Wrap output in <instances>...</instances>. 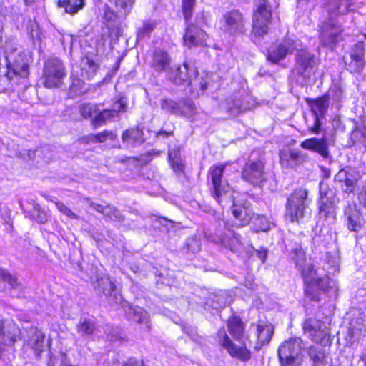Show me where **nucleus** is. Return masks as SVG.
<instances>
[{
  "mask_svg": "<svg viewBox=\"0 0 366 366\" xmlns=\"http://www.w3.org/2000/svg\"><path fill=\"white\" fill-rule=\"evenodd\" d=\"M45 335L36 327H32L29 332L28 345L35 354L39 356L44 350Z\"/></svg>",
  "mask_w": 366,
  "mask_h": 366,
  "instance_id": "obj_26",
  "label": "nucleus"
},
{
  "mask_svg": "<svg viewBox=\"0 0 366 366\" xmlns=\"http://www.w3.org/2000/svg\"><path fill=\"white\" fill-rule=\"evenodd\" d=\"M58 6L64 7L66 12L74 14L84 6V0H59Z\"/></svg>",
  "mask_w": 366,
  "mask_h": 366,
  "instance_id": "obj_36",
  "label": "nucleus"
},
{
  "mask_svg": "<svg viewBox=\"0 0 366 366\" xmlns=\"http://www.w3.org/2000/svg\"><path fill=\"white\" fill-rule=\"evenodd\" d=\"M280 163L285 168H295L308 159V154L300 150L286 148L279 152Z\"/></svg>",
  "mask_w": 366,
  "mask_h": 366,
  "instance_id": "obj_18",
  "label": "nucleus"
},
{
  "mask_svg": "<svg viewBox=\"0 0 366 366\" xmlns=\"http://www.w3.org/2000/svg\"><path fill=\"white\" fill-rule=\"evenodd\" d=\"M19 335V329L16 324L10 320L0 321V345H13Z\"/></svg>",
  "mask_w": 366,
  "mask_h": 366,
  "instance_id": "obj_22",
  "label": "nucleus"
},
{
  "mask_svg": "<svg viewBox=\"0 0 366 366\" xmlns=\"http://www.w3.org/2000/svg\"><path fill=\"white\" fill-rule=\"evenodd\" d=\"M227 233L219 238L222 244L229 248L231 251H237L238 246L240 244L239 237L232 229L233 224L224 220L222 221Z\"/></svg>",
  "mask_w": 366,
  "mask_h": 366,
  "instance_id": "obj_25",
  "label": "nucleus"
},
{
  "mask_svg": "<svg viewBox=\"0 0 366 366\" xmlns=\"http://www.w3.org/2000/svg\"><path fill=\"white\" fill-rule=\"evenodd\" d=\"M195 5L196 0H182V12L187 22L191 19Z\"/></svg>",
  "mask_w": 366,
  "mask_h": 366,
  "instance_id": "obj_50",
  "label": "nucleus"
},
{
  "mask_svg": "<svg viewBox=\"0 0 366 366\" xmlns=\"http://www.w3.org/2000/svg\"><path fill=\"white\" fill-rule=\"evenodd\" d=\"M115 137L116 136L112 132L105 130L95 134L93 137L92 140L96 142H104L107 139H114Z\"/></svg>",
  "mask_w": 366,
  "mask_h": 366,
  "instance_id": "obj_54",
  "label": "nucleus"
},
{
  "mask_svg": "<svg viewBox=\"0 0 366 366\" xmlns=\"http://www.w3.org/2000/svg\"><path fill=\"white\" fill-rule=\"evenodd\" d=\"M83 84L84 82L79 78L73 79L71 87L76 92L77 89H81L83 86Z\"/></svg>",
  "mask_w": 366,
  "mask_h": 366,
  "instance_id": "obj_61",
  "label": "nucleus"
},
{
  "mask_svg": "<svg viewBox=\"0 0 366 366\" xmlns=\"http://www.w3.org/2000/svg\"><path fill=\"white\" fill-rule=\"evenodd\" d=\"M300 147L318 153L324 159H328L330 157L327 137L307 139L300 143Z\"/></svg>",
  "mask_w": 366,
  "mask_h": 366,
  "instance_id": "obj_23",
  "label": "nucleus"
},
{
  "mask_svg": "<svg viewBox=\"0 0 366 366\" xmlns=\"http://www.w3.org/2000/svg\"><path fill=\"white\" fill-rule=\"evenodd\" d=\"M302 342L300 337L290 339L278 349L280 366H300L302 361Z\"/></svg>",
  "mask_w": 366,
  "mask_h": 366,
  "instance_id": "obj_6",
  "label": "nucleus"
},
{
  "mask_svg": "<svg viewBox=\"0 0 366 366\" xmlns=\"http://www.w3.org/2000/svg\"><path fill=\"white\" fill-rule=\"evenodd\" d=\"M171 58L169 54L162 49H156L152 56V67L158 72L168 71L170 67Z\"/></svg>",
  "mask_w": 366,
  "mask_h": 366,
  "instance_id": "obj_24",
  "label": "nucleus"
},
{
  "mask_svg": "<svg viewBox=\"0 0 366 366\" xmlns=\"http://www.w3.org/2000/svg\"><path fill=\"white\" fill-rule=\"evenodd\" d=\"M224 165L212 167L209 169L212 197L219 204H227L231 200L230 187L227 181L222 179Z\"/></svg>",
  "mask_w": 366,
  "mask_h": 366,
  "instance_id": "obj_5",
  "label": "nucleus"
},
{
  "mask_svg": "<svg viewBox=\"0 0 366 366\" xmlns=\"http://www.w3.org/2000/svg\"><path fill=\"white\" fill-rule=\"evenodd\" d=\"M95 329V322L90 317H81L76 325L77 332L82 336L92 335Z\"/></svg>",
  "mask_w": 366,
  "mask_h": 366,
  "instance_id": "obj_33",
  "label": "nucleus"
},
{
  "mask_svg": "<svg viewBox=\"0 0 366 366\" xmlns=\"http://www.w3.org/2000/svg\"><path fill=\"white\" fill-rule=\"evenodd\" d=\"M168 158L170 166L175 172H182L184 171V165L182 162V159L174 152L169 151Z\"/></svg>",
  "mask_w": 366,
  "mask_h": 366,
  "instance_id": "obj_49",
  "label": "nucleus"
},
{
  "mask_svg": "<svg viewBox=\"0 0 366 366\" xmlns=\"http://www.w3.org/2000/svg\"><path fill=\"white\" fill-rule=\"evenodd\" d=\"M97 106L91 103L82 104L79 107V111L81 115L85 119H94L97 115Z\"/></svg>",
  "mask_w": 366,
  "mask_h": 366,
  "instance_id": "obj_47",
  "label": "nucleus"
},
{
  "mask_svg": "<svg viewBox=\"0 0 366 366\" xmlns=\"http://www.w3.org/2000/svg\"><path fill=\"white\" fill-rule=\"evenodd\" d=\"M102 214L112 220L118 222H122L124 220V217L121 212L117 209L110 205L105 206L104 207V210L102 211Z\"/></svg>",
  "mask_w": 366,
  "mask_h": 366,
  "instance_id": "obj_48",
  "label": "nucleus"
},
{
  "mask_svg": "<svg viewBox=\"0 0 366 366\" xmlns=\"http://www.w3.org/2000/svg\"><path fill=\"white\" fill-rule=\"evenodd\" d=\"M318 64L319 60L315 54L306 49L299 50L295 54L294 71L302 79H310Z\"/></svg>",
  "mask_w": 366,
  "mask_h": 366,
  "instance_id": "obj_9",
  "label": "nucleus"
},
{
  "mask_svg": "<svg viewBox=\"0 0 366 366\" xmlns=\"http://www.w3.org/2000/svg\"><path fill=\"white\" fill-rule=\"evenodd\" d=\"M246 107L242 104L240 99H232L227 104L226 109L231 116H236L246 110Z\"/></svg>",
  "mask_w": 366,
  "mask_h": 366,
  "instance_id": "obj_46",
  "label": "nucleus"
},
{
  "mask_svg": "<svg viewBox=\"0 0 366 366\" xmlns=\"http://www.w3.org/2000/svg\"><path fill=\"white\" fill-rule=\"evenodd\" d=\"M66 69L58 58H50L45 63L41 77L42 84L46 88H56L62 84Z\"/></svg>",
  "mask_w": 366,
  "mask_h": 366,
  "instance_id": "obj_7",
  "label": "nucleus"
},
{
  "mask_svg": "<svg viewBox=\"0 0 366 366\" xmlns=\"http://www.w3.org/2000/svg\"><path fill=\"white\" fill-rule=\"evenodd\" d=\"M7 62V78L11 79V74L25 78L29 74V62L30 57L20 47L10 46L8 43L5 49Z\"/></svg>",
  "mask_w": 366,
  "mask_h": 366,
  "instance_id": "obj_4",
  "label": "nucleus"
},
{
  "mask_svg": "<svg viewBox=\"0 0 366 366\" xmlns=\"http://www.w3.org/2000/svg\"><path fill=\"white\" fill-rule=\"evenodd\" d=\"M124 143L128 146L134 147L144 142L143 131L139 128H132L126 130L122 134Z\"/></svg>",
  "mask_w": 366,
  "mask_h": 366,
  "instance_id": "obj_29",
  "label": "nucleus"
},
{
  "mask_svg": "<svg viewBox=\"0 0 366 366\" xmlns=\"http://www.w3.org/2000/svg\"><path fill=\"white\" fill-rule=\"evenodd\" d=\"M344 218L350 232H359L365 224V219L355 204H349L344 209Z\"/></svg>",
  "mask_w": 366,
  "mask_h": 366,
  "instance_id": "obj_20",
  "label": "nucleus"
},
{
  "mask_svg": "<svg viewBox=\"0 0 366 366\" xmlns=\"http://www.w3.org/2000/svg\"><path fill=\"white\" fill-rule=\"evenodd\" d=\"M207 35L199 26L192 24L188 25L183 37L184 44L189 48L192 46H204L207 45Z\"/></svg>",
  "mask_w": 366,
  "mask_h": 366,
  "instance_id": "obj_21",
  "label": "nucleus"
},
{
  "mask_svg": "<svg viewBox=\"0 0 366 366\" xmlns=\"http://www.w3.org/2000/svg\"><path fill=\"white\" fill-rule=\"evenodd\" d=\"M353 144L362 145L366 149V127H356L350 134Z\"/></svg>",
  "mask_w": 366,
  "mask_h": 366,
  "instance_id": "obj_40",
  "label": "nucleus"
},
{
  "mask_svg": "<svg viewBox=\"0 0 366 366\" xmlns=\"http://www.w3.org/2000/svg\"><path fill=\"white\" fill-rule=\"evenodd\" d=\"M180 107L181 99L174 101L169 98H164L160 101L161 109L170 114L179 116Z\"/></svg>",
  "mask_w": 366,
  "mask_h": 366,
  "instance_id": "obj_35",
  "label": "nucleus"
},
{
  "mask_svg": "<svg viewBox=\"0 0 366 366\" xmlns=\"http://www.w3.org/2000/svg\"><path fill=\"white\" fill-rule=\"evenodd\" d=\"M327 12V19L336 21L341 16L355 9L352 0H329L325 6Z\"/></svg>",
  "mask_w": 366,
  "mask_h": 366,
  "instance_id": "obj_19",
  "label": "nucleus"
},
{
  "mask_svg": "<svg viewBox=\"0 0 366 366\" xmlns=\"http://www.w3.org/2000/svg\"><path fill=\"white\" fill-rule=\"evenodd\" d=\"M174 134V132L172 130L170 131H165L164 129H160L157 132L156 137H162V138H167L170 136H172Z\"/></svg>",
  "mask_w": 366,
  "mask_h": 366,
  "instance_id": "obj_62",
  "label": "nucleus"
},
{
  "mask_svg": "<svg viewBox=\"0 0 366 366\" xmlns=\"http://www.w3.org/2000/svg\"><path fill=\"white\" fill-rule=\"evenodd\" d=\"M242 179L253 186L261 187L266 180L264 164L260 161H248L242 170Z\"/></svg>",
  "mask_w": 366,
  "mask_h": 366,
  "instance_id": "obj_13",
  "label": "nucleus"
},
{
  "mask_svg": "<svg viewBox=\"0 0 366 366\" xmlns=\"http://www.w3.org/2000/svg\"><path fill=\"white\" fill-rule=\"evenodd\" d=\"M320 117H315L314 125L310 128V130L314 134H319L320 132Z\"/></svg>",
  "mask_w": 366,
  "mask_h": 366,
  "instance_id": "obj_60",
  "label": "nucleus"
},
{
  "mask_svg": "<svg viewBox=\"0 0 366 366\" xmlns=\"http://www.w3.org/2000/svg\"><path fill=\"white\" fill-rule=\"evenodd\" d=\"M328 94H324L315 99L308 101L314 117H323L329 107Z\"/></svg>",
  "mask_w": 366,
  "mask_h": 366,
  "instance_id": "obj_27",
  "label": "nucleus"
},
{
  "mask_svg": "<svg viewBox=\"0 0 366 366\" xmlns=\"http://www.w3.org/2000/svg\"><path fill=\"white\" fill-rule=\"evenodd\" d=\"M302 328L305 335L312 342L317 344H324L325 342L328 341V330L322 321L315 318L308 317L304 321Z\"/></svg>",
  "mask_w": 366,
  "mask_h": 366,
  "instance_id": "obj_11",
  "label": "nucleus"
},
{
  "mask_svg": "<svg viewBox=\"0 0 366 366\" xmlns=\"http://www.w3.org/2000/svg\"><path fill=\"white\" fill-rule=\"evenodd\" d=\"M129 314L132 315L131 318L139 323L148 322L149 315L147 312L139 307L129 308Z\"/></svg>",
  "mask_w": 366,
  "mask_h": 366,
  "instance_id": "obj_44",
  "label": "nucleus"
},
{
  "mask_svg": "<svg viewBox=\"0 0 366 366\" xmlns=\"http://www.w3.org/2000/svg\"><path fill=\"white\" fill-rule=\"evenodd\" d=\"M325 261L335 269L338 263V258L336 256L332 255V254L329 252L326 253Z\"/></svg>",
  "mask_w": 366,
  "mask_h": 366,
  "instance_id": "obj_59",
  "label": "nucleus"
},
{
  "mask_svg": "<svg viewBox=\"0 0 366 366\" xmlns=\"http://www.w3.org/2000/svg\"><path fill=\"white\" fill-rule=\"evenodd\" d=\"M197 113V107L191 99H181L179 116L190 118Z\"/></svg>",
  "mask_w": 366,
  "mask_h": 366,
  "instance_id": "obj_38",
  "label": "nucleus"
},
{
  "mask_svg": "<svg viewBox=\"0 0 366 366\" xmlns=\"http://www.w3.org/2000/svg\"><path fill=\"white\" fill-rule=\"evenodd\" d=\"M227 329L233 339L242 344L238 346L234 343L224 331H219L218 333L220 345L227 352L234 358L242 362H247L251 358V352L247 348L244 336V325L242 320L237 316H232L228 319Z\"/></svg>",
  "mask_w": 366,
  "mask_h": 366,
  "instance_id": "obj_2",
  "label": "nucleus"
},
{
  "mask_svg": "<svg viewBox=\"0 0 366 366\" xmlns=\"http://www.w3.org/2000/svg\"><path fill=\"white\" fill-rule=\"evenodd\" d=\"M257 220L259 222V229L266 232L270 229L271 223L264 216H258Z\"/></svg>",
  "mask_w": 366,
  "mask_h": 366,
  "instance_id": "obj_57",
  "label": "nucleus"
},
{
  "mask_svg": "<svg viewBox=\"0 0 366 366\" xmlns=\"http://www.w3.org/2000/svg\"><path fill=\"white\" fill-rule=\"evenodd\" d=\"M360 203L366 208V190L362 191L359 194Z\"/></svg>",
  "mask_w": 366,
  "mask_h": 366,
  "instance_id": "obj_64",
  "label": "nucleus"
},
{
  "mask_svg": "<svg viewBox=\"0 0 366 366\" xmlns=\"http://www.w3.org/2000/svg\"><path fill=\"white\" fill-rule=\"evenodd\" d=\"M257 342L254 346L255 350H258L262 345L268 343L273 334V328L271 325H259L256 327Z\"/></svg>",
  "mask_w": 366,
  "mask_h": 366,
  "instance_id": "obj_30",
  "label": "nucleus"
},
{
  "mask_svg": "<svg viewBox=\"0 0 366 366\" xmlns=\"http://www.w3.org/2000/svg\"><path fill=\"white\" fill-rule=\"evenodd\" d=\"M320 199L337 200L335 191L330 187L327 182L321 181L319 184Z\"/></svg>",
  "mask_w": 366,
  "mask_h": 366,
  "instance_id": "obj_42",
  "label": "nucleus"
},
{
  "mask_svg": "<svg viewBox=\"0 0 366 366\" xmlns=\"http://www.w3.org/2000/svg\"><path fill=\"white\" fill-rule=\"evenodd\" d=\"M222 22V29L230 35L243 34L245 31L244 17L237 10L225 13Z\"/></svg>",
  "mask_w": 366,
  "mask_h": 366,
  "instance_id": "obj_17",
  "label": "nucleus"
},
{
  "mask_svg": "<svg viewBox=\"0 0 366 366\" xmlns=\"http://www.w3.org/2000/svg\"><path fill=\"white\" fill-rule=\"evenodd\" d=\"M184 249H186L187 253L196 254L200 250L199 239L193 237L187 238Z\"/></svg>",
  "mask_w": 366,
  "mask_h": 366,
  "instance_id": "obj_52",
  "label": "nucleus"
},
{
  "mask_svg": "<svg viewBox=\"0 0 366 366\" xmlns=\"http://www.w3.org/2000/svg\"><path fill=\"white\" fill-rule=\"evenodd\" d=\"M94 287L98 292L110 297L115 290V285L109 277L97 276L96 281L93 282Z\"/></svg>",
  "mask_w": 366,
  "mask_h": 366,
  "instance_id": "obj_28",
  "label": "nucleus"
},
{
  "mask_svg": "<svg viewBox=\"0 0 366 366\" xmlns=\"http://www.w3.org/2000/svg\"><path fill=\"white\" fill-rule=\"evenodd\" d=\"M332 98L335 101H341L343 97L342 90L340 87L334 86L330 92V94Z\"/></svg>",
  "mask_w": 366,
  "mask_h": 366,
  "instance_id": "obj_58",
  "label": "nucleus"
},
{
  "mask_svg": "<svg viewBox=\"0 0 366 366\" xmlns=\"http://www.w3.org/2000/svg\"><path fill=\"white\" fill-rule=\"evenodd\" d=\"M308 192L305 189H295L287 198L285 218L291 222L299 223L309 214Z\"/></svg>",
  "mask_w": 366,
  "mask_h": 366,
  "instance_id": "obj_3",
  "label": "nucleus"
},
{
  "mask_svg": "<svg viewBox=\"0 0 366 366\" xmlns=\"http://www.w3.org/2000/svg\"><path fill=\"white\" fill-rule=\"evenodd\" d=\"M123 366H145L143 361L139 362V361L133 359H129L127 362H125Z\"/></svg>",
  "mask_w": 366,
  "mask_h": 366,
  "instance_id": "obj_63",
  "label": "nucleus"
},
{
  "mask_svg": "<svg viewBox=\"0 0 366 366\" xmlns=\"http://www.w3.org/2000/svg\"><path fill=\"white\" fill-rule=\"evenodd\" d=\"M337 200H319V215L325 219H335V204Z\"/></svg>",
  "mask_w": 366,
  "mask_h": 366,
  "instance_id": "obj_31",
  "label": "nucleus"
},
{
  "mask_svg": "<svg viewBox=\"0 0 366 366\" xmlns=\"http://www.w3.org/2000/svg\"><path fill=\"white\" fill-rule=\"evenodd\" d=\"M351 169H342L340 170L335 176V181L340 184V185L346 179L347 176L350 174Z\"/></svg>",
  "mask_w": 366,
  "mask_h": 366,
  "instance_id": "obj_56",
  "label": "nucleus"
},
{
  "mask_svg": "<svg viewBox=\"0 0 366 366\" xmlns=\"http://www.w3.org/2000/svg\"><path fill=\"white\" fill-rule=\"evenodd\" d=\"M99 66L93 60L84 58L81 63V75L86 79H91L95 75Z\"/></svg>",
  "mask_w": 366,
  "mask_h": 366,
  "instance_id": "obj_34",
  "label": "nucleus"
},
{
  "mask_svg": "<svg viewBox=\"0 0 366 366\" xmlns=\"http://www.w3.org/2000/svg\"><path fill=\"white\" fill-rule=\"evenodd\" d=\"M114 117V112L111 111L110 109H106L101 112L97 109V115L93 119V124L94 127H99L104 124L107 120H110Z\"/></svg>",
  "mask_w": 366,
  "mask_h": 366,
  "instance_id": "obj_43",
  "label": "nucleus"
},
{
  "mask_svg": "<svg viewBox=\"0 0 366 366\" xmlns=\"http://www.w3.org/2000/svg\"><path fill=\"white\" fill-rule=\"evenodd\" d=\"M197 74L198 72L195 68L191 66L187 63H184L175 69L171 68L168 71L167 78L177 85H180L183 83L192 84V81L195 80Z\"/></svg>",
  "mask_w": 366,
  "mask_h": 366,
  "instance_id": "obj_16",
  "label": "nucleus"
},
{
  "mask_svg": "<svg viewBox=\"0 0 366 366\" xmlns=\"http://www.w3.org/2000/svg\"><path fill=\"white\" fill-rule=\"evenodd\" d=\"M343 31L342 26L337 21L326 19L320 29V42L322 46L333 49L340 39Z\"/></svg>",
  "mask_w": 366,
  "mask_h": 366,
  "instance_id": "obj_10",
  "label": "nucleus"
},
{
  "mask_svg": "<svg viewBox=\"0 0 366 366\" xmlns=\"http://www.w3.org/2000/svg\"><path fill=\"white\" fill-rule=\"evenodd\" d=\"M232 212L234 218L239 222L237 224V227L249 224L254 214L250 202L244 198L232 199Z\"/></svg>",
  "mask_w": 366,
  "mask_h": 366,
  "instance_id": "obj_15",
  "label": "nucleus"
},
{
  "mask_svg": "<svg viewBox=\"0 0 366 366\" xmlns=\"http://www.w3.org/2000/svg\"><path fill=\"white\" fill-rule=\"evenodd\" d=\"M0 279L6 282L11 289V295L13 297H19V293H16L15 290H20L21 288V284L18 282L17 278L12 275L8 270L1 268L0 269Z\"/></svg>",
  "mask_w": 366,
  "mask_h": 366,
  "instance_id": "obj_32",
  "label": "nucleus"
},
{
  "mask_svg": "<svg viewBox=\"0 0 366 366\" xmlns=\"http://www.w3.org/2000/svg\"><path fill=\"white\" fill-rule=\"evenodd\" d=\"M252 17L253 32L256 36L267 34L272 14L270 4L267 0H259L255 4Z\"/></svg>",
  "mask_w": 366,
  "mask_h": 366,
  "instance_id": "obj_8",
  "label": "nucleus"
},
{
  "mask_svg": "<svg viewBox=\"0 0 366 366\" xmlns=\"http://www.w3.org/2000/svg\"><path fill=\"white\" fill-rule=\"evenodd\" d=\"M127 108V102L124 98H121L113 104L111 111L114 112V116H117L119 112H125Z\"/></svg>",
  "mask_w": 366,
  "mask_h": 366,
  "instance_id": "obj_55",
  "label": "nucleus"
},
{
  "mask_svg": "<svg viewBox=\"0 0 366 366\" xmlns=\"http://www.w3.org/2000/svg\"><path fill=\"white\" fill-rule=\"evenodd\" d=\"M157 26L154 21H144L142 26L138 29L137 33V39L138 40L143 39L144 37L149 36Z\"/></svg>",
  "mask_w": 366,
  "mask_h": 366,
  "instance_id": "obj_45",
  "label": "nucleus"
},
{
  "mask_svg": "<svg viewBox=\"0 0 366 366\" xmlns=\"http://www.w3.org/2000/svg\"><path fill=\"white\" fill-rule=\"evenodd\" d=\"M308 355L313 362V366H325L326 357L323 351L312 346L308 349Z\"/></svg>",
  "mask_w": 366,
  "mask_h": 366,
  "instance_id": "obj_39",
  "label": "nucleus"
},
{
  "mask_svg": "<svg viewBox=\"0 0 366 366\" xmlns=\"http://www.w3.org/2000/svg\"><path fill=\"white\" fill-rule=\"evenodd\" d=\"M298 41L290 38H285L282 42L271 46L267 54V59L272 64H277L279 61L292 54L297 49Z\"/></svg>",
  "mask_w": 366,
  "mask_h": 366,
  "instance_id": "obj_14",
  "label": "nucleus"
},
{
  "mask_svg": "<svg viewBox=\"0 0 366 366\" xmlns=\"http://www.w3.org/2000/svg\"><path fill=\"white\" fill-rule=\"evenodd\" d=\"M59 211L71 219H78L79 217L60 201L54 202Z\"/></svg>",
  "mask_w": 366,
  "mask_h": 366,
  "instance_id": "obj_53",
  "label": "nucleus"
},
{
  "mask_svg": "<svg viewBox=\"0 0 366 366\" xmlns=\"http://www.w3.org/2000/svg\"><path fill=\"white\" fill-rule=\"evenodd\" d=\"M31 218L40 224H44L47 222V215L45 211L41 209L39 204H34L33 209L31 211Z\"/></svg>",
  "mask_w": 366,
  "mask_h": 366,
  "instance_id": "obj_51",
  "label": "nucleus"
},
{
  "mask_svg": "<svg viewBox=\"0 0 366 366\" xmlns=\"http://www.w3.org/2000/svg\"><path fill=\"white\" fill-rule=\"evenodd\" d=\"M365 44L358 40L350 49L349 57H344L345 69L350 73H360L365 66Z\"/></svg>",
  "mask_w": 366,
  "mask_h": 366,
  "instance_id": "obj_12",
  "label": "nucleus"
},
{
  "mask_svg": "<svg viewBox=\"0 0 366 366\" xmlns=\"http://www.w3.org/2000/svg\"><path fill=\"white\" fill-rule=\"evenodd\" d=\"M290 257L295 263L296 267L301 272L306 285L305 292L312 300L319 301L322 292H327L332 287L330 281L327 276L322 277L314 265L308 262L305 250L300 245H297L290 252Z\"/></svg>",
  "mask_w": 366,
  "mask_h": 366,
  "instance_id": "obj_1",
  "label": "nucleus"
},
{
  "mask_svg": "<svg viewBox=\"0 0 366 366\" xmlns=\"http://www.w3.org/2000/svg\"><path fill=\"white\" fill-rule=\"evenodd\" d=\"M359 174L354 170H350V174L347 176L345 180L340 185L342 191L345 193L354 192L357 181L359 179Z\"/></svg>",
  "mask_w": 366,
  "mask_h": 366,
  "instance_id": "obj_37",
  "label": "nucleus"
},
{
  "mask_svg": "<svg viewBox=\"0 0 366 366\" xmlns=\"http://www.w3.org/2000/svg\"><path fill=\"white\" fill-rule=\"evenodd\" d=\"M116 8L119 16H125L130 11L134 0H109Z\"/></svg>",
  "mask_w": 366,
  "mask_h": 366,
  "instance_id": "obj_41",
  "label": "nucleus"
}]
</instances>
